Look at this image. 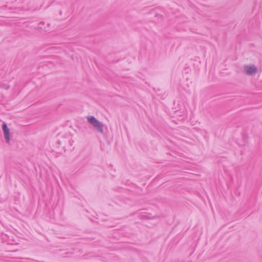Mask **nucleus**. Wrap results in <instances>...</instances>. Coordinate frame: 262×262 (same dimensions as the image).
<instances>
[{"label": "nucleus", "instance_id": "1", "mask_svg": "<svg viewBox=\"0 0 262 262\" xmlns=\"http://www.w3.org/2000/svg\"><path fill=\"white\" fill-rule=\"evenodd\" d=\"M86 119L89 123H90L97 132L100 134L104 133V124L102 122L99 121L93 116H88Z\"/></svg>", "mask_w": 262, "mask_h": 262}, {"label": "nucleus", "instance_id": "2", "mask_svg": "<svg viewBox=\"0 0 262 262\" xmlns=\"http://www.w3.org/2000/svg\"><path fill=\"white\" fill-rule=\"evenodd\" d=\"M244 70L248 75H255L258 71L257 68L253 64H247L244 66Z\"/></svg>", "mask_w": 262, "mask_h": 262}, {"label": "nucleus", "instance_id": "3", "mask_svg": "<svg viewBox=\"0 0 262 262\" xmlns=\"http://www.w3.org/2000/svg\"><path fill=\"white\" fill-rule=\"evenodd\" d=\"M2 129L6 142L9 143L10 140V130L8 128L6 123L5 122L3 123L2 125Z\"/></svg>", "mask_w": 262, "mask_h": 262}]
</instances>
